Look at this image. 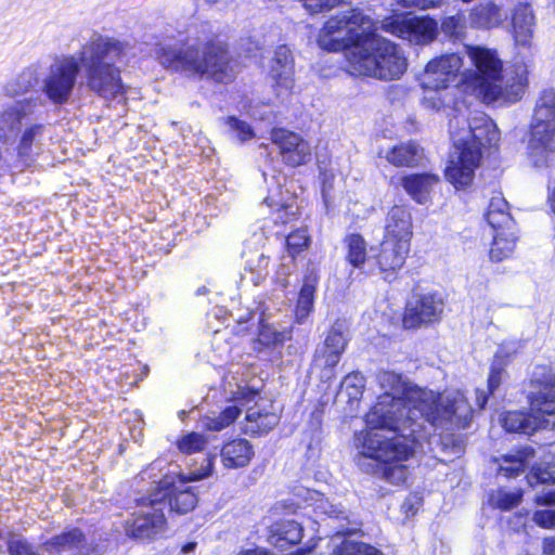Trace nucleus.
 I'll return each instance as SVG.
<instances>
[{
  "mask_svg": "<svg viewBox=\"0 0 555 555\" xmlns=\"http://www.w3.org/2000/svg\"><path fill=\"white\" fill-rule=\"evenodd\" d=\"M378 379L384 392L365 415L369 429L354 439V460L363 472L378 473L396 486L404 483L410 474L404 462L429 436L427 427L438 434V441L452 455L461 454V440L453 433L467 428L474 414L463 391L435 392L393 372H384Z\"/></svg>",
  "mask_w": 555,
  "mask_h": 555,
  "instance_id": "1",
  "label": "nucleus"
},
{
  "mask_svg": "<svg viewBox=\"0 0 555 555\" xmlns=\"http://www.w3.org/2000/svg\"><path fill=\"white\" fill-rule=\"evenodd\" d=\"M129 50V42L94 33L77 55L62 54L53 59L42 78V93L54 105L68 103L82 70L88 90L107 101L122 98L120 64Z\"/></svg>",
  "mask_w": 555,
  "mask_h": 555,
  "instance_id": "2",
  "label": "nucleus"
},
{
  "mask_svg": "<svg viewBox=\"0 0 555 555\" xmlns=\"http://www.w3.org/2000/svg\"><path fill=\"white\" fill-rule=\"evenodd\" d=\"M378 28L362 11L348 9L324 24L318 43L323 50H344L351 75L383 81L400 79L408 69V59L401 47L376 34Z\"/></svg>",
  "mask_w": 555,
  "mask_h": 555,
  "instance_id": "3",
  "label": "nucleus"
},
{
  "mask_svg": "<svg viewBox=\"0 0 555 555\" xmlns=\"http://www.w3.org/2000/svg\"><path fill=\"white\" fill-rule=\"evenodd\" d=\"M155 53L163 67L190 78L228 83L236 74L227 44L215 36L206 23L190 28L180 44H157Z\"/></svg>",
  "mask_w": 555,
  "mask_h": 555,
  "instance_id": "4",
  "label": "nucleus"
},
{
  "mask_svg": "<svg viewBox=\"0 0 555 555\" xmlns=\"http://www.w3.org/2000/svg\"><path fill=\"white\" fill-rule=\"evenodd\" d=\"M466 54L475 69L463 73V82L485 103L513 104L525 94L528 70L515 64L503 74V64L495 50L466 46Z\"/></svg>",
  "mask_w": 555,
  "mask_h": 555,
  "instance_id": "5",
  "label": "nucleus"
},
{
  "mask_svg": "<svg viewBox=\"0 0 555 555\" xmlns=\"http://www.w3.org/2000/svg\"><path fill=\"white\" fill-rule=\"evenodd\" d=\"M528 151L537 167L546 164L548 154L555 152V88L543 89L535 101Z\"/></svg>",
  "mask_w": 555,
  "mask_h": 555,
  "instance_id": "6",
  "label": "nucleus"
},
{
  "mask_svg": "<svg viewBox=\"0 0 555 555\" xmlns=\"http://www.w3.org/2000/svg\"><path fill=\"white\" fill-rule=\"evenodd\" d=\"M224 387L240 403L238 408L245 410L242 425L245 434L263 435L278 425L279 416L273 404L254 391H245V386L236 380L232 372L224 376Z\"/></svg>",
  "mask_w": 555,
  "mask_h": 555,
  "instance_id": "7",
  "label": "nucleus"
},
{
  "mask_svg": "<svg viewBox=\"0 0 555 555\" xmlns=\"http://www.w3.org/2000/svg\"><path fill=\"white\" fill-rule=\"evenodd\" d=\"M450 137L454 147L482 149L495 146L500 140L496 125L482 112H475L468 118L453 116L449 122Z\"/></svg>",
  "mask_w": 555,
  "mask_h": 555,
  "instance_id": "8",
  "label": "nucleus"
},
{
  "mask_svg": "<svg viewBox=\"0 0 555 555\" xmlns=\"http://www.w3.org/2000/svg\"><path fill=\"white\" fill-rule=\"evenodd\" d=\"M206 465L198 472H192L188 476L181 474H166L157 482V487L153 494H158L162 502L169 505L172 511L179 514H186L191 512L197 504V495L193 488L188 486L189 481L199 480L212 474V460L207 457Z\"/></svg>",
  "mask_w": 555,
  "mask_h": 555,
  "instance_id": "9",
  "label": "nucleus"
},
{
  "mask_svg": "<svg viewBox=\"0 0 555 555\" xmlns=\"http://www.w3.org/2000/svg\"><path fill=\"white\" fill-rule=\"evenodd\" d=\"M165 503L158 494L141 498L137 509L126 520V534L137 540H152L165 531Z\"/></svg>",
  "mask_w": 555,
  "mask_h": 555,
  "instance_id": "10",
  "label": "nucleus"
},
{
  "mask_svg": "<svg viewBox=\"0 0 555 555\" xmlns=\"http://www.w3.org/2000/svg\"><path fill=\"white\" fill-rule=\"evenodd\" d=\"M380 28L416 44L433 41L437 34V23L434 20L415 15L387 17L380 23Z\"/></svg>",
  "mask_w": 555,
  "mask_h": 555,
  "instance_id": "11",
  "label": "nucleus"
},
{
  "mask_svg": "<svg viewBox=\"0 0 555 555\" xmlns=\"http://www.w3.org/2000/svg\"><path fill=\"white\" fill-rule=\"evenodd\" d=\"M444 300L439 293H415L408 300L403 315L405 328H416L440 321Z\"/></svg>",
  "mask_w": 555,
  "mask_h": 555,
  "instance_id": "12",
  "label": "nucleus"
},
{
  "mask_svg": "<svg viewBox=\"0 0 555 555\" xmlns=\"http://www.w3.org/2000/svg\"><path fill=\"white\" fill-rule=\"evenodd\" d=\"M463 59L457 53H447L431 59L421 75L422 88H446L456 81Z\"/></svg>",
  "mask_w": 555,
  "mask_h": 555,
  "instance_id": "13",
  "label": "nucleus"
},
{
  "mask_svg": "<svg viewBox=\"0 0 555 555\" xmlns=\"http://www.w3.org/2000/svg\"><path fill=\"white\" fill-rule=\"evenodd\" d=\"M294 57L289 48L279 46L270 61L268 76L272 81V88L278 99H286L295 87Z\"/></svg>",
  "mask_w": 555,
  "mask_h": 555,
  "instance_id": "14",
  "label": "nucleus"
},
{
  "mask_svg": "<svg viewBox=\"0 0 555 555\" xmlns=\"http://www.w3.org/2000/svg\"><path fill=\"white\" fill-rule=\"evenodd\" d=\"M348 340V325L346 321L337 320L328 331L323 345L319 346L315 350V365L328 370L334 369L338 364Z\"/></svg>",
  "mask_w": 555,
  "mask_h": 555,
  "instance_id": "15",
  "label": "nucleus"
},
{
  "mask_svg": "<svg viewBox=\"0 0 555 555\" xmlns=\"http://www.w3.org/2000/svg\"><path fill=\"white\" fill-rule=\"evenodd\" d=\"M40 103L38 98H27L2 107L0 111V141H14L20 134L23 119L33 115Z\"/></svg>",
  "mask_w": 555,
  "mask_h": 555,
  "instance_id": "16",
  "label": "nucleus"
},
{
  "mask_svg": "<svg viewBox=\"0 0 555 555\" xmlns=\"http://www.w3.org/2000/svg\"><path fill=\"white\" fill-rule=\"evenodd\" d=\"M271 141L280 149L284 163L292 167L300 166L310 159V144L293 131L274 128L271 131Z\"/></svg>",
  "mask_w": 555,
  "mask_h": 555,
  "instance_id": "17",
  "label": "nucleus"
},
{
  "mask_svg": "<svg viewBox=\"0 0 555 555\" xmlns=\"http://www.w3.org/2000/svg\"><path fill=\"white\" fill-rule=\"evenodd\" d=\"M459 151L456 159H452L446 169L447 180L457 190L468 188L475 178V170L481 159L477 149L455 147Z\"/></svg>",
  "mask_w": 555,
  "mask_h": 555,
  "instance_id": "18",
  "label": "nucleus"
},
{
  "mask_svg": "<svg viewBox=\"0 0 555 555\" xmlns=\"http://www.w3.org/2000/svg\"><path fill=\"white\" fill-rule=\"evenodd\" d=\"M297 496H301V501H296L291 504L289 513L296 514L298 509H307L308 507H314V512L318 515H326L330 518L337 520H346L347 525H350L349 516L347 511H345L340 505L333 504L328 501V499L324 498L321 493L317 491H311L309 489H299V492L296 494Z\"/></svg>",
  "mask_w": 555,
  "mask_h": 555,
  "instance_id": "19",
  "label": "nucleus"
},
{
  "mask_svg": "<svg viewBox=\"0 0 555 555\" xmlns=\"http://www.w3.org/2000/svg\"><path fill=\"white\" fill-rule=\"evenodd\" d=\"M413 223L410 210L396 205L390 208L385 218L384 238L411 244Z\"/></svg>",
  "mask_w": 555,
  "mask_h": 555,
  "instance_id": "20",
  "label": "nucleus"
},
{
  "mask_svg": "<svg viewBox=\"0 0 555 555\" xmlns=\"http://www.w3.org/2000/svg\"><path fill=\"white\" fill-rule=\"evenodd\" d=\"M411 244H404L383 238L379 253L375 256L380 272L385 280L400 270L410 253Z\"/></svg>",
  "mask_w": 555,
  "mask_h": 555,
  "instance_id": "21",
  "label": "nucleus"
},
{
  "mask_svg": "<svg viewBox=\"0 0 555 555\" xmlns=\"http://www.w3.org/2000/svg\"><path fill=\"white\" fill-rule=\"evenodd\" d=\"M535 16L527 2H518L512 10L513 37L517 46L530 47Z\"/></svg>",
  "mask_w": 555,
  "mask_h": 555,
  "instance_id": "22",
  "label": "nucleus"
},
{
  "mask_svg": "<svg viewBox=\"0 0 555 555\" xmlns=\"http://www.w3.org/2000/svg\"><path fill=\"white\" fill-rule=\"evenodd\" d=\"M519 347V343L515 340L504 341L499 346L488 376V391L490 393H493L502 384L506 376L505 367L511 362L513 356L517 353Z\"/></svg>",
  "mask_w": 555,
  "mask_h": 555,
  "instance_id": "23",
  "label": "nucleus"
},
{
  "mask_svg": "<svg viewBox=\"0 0 555 555\" xmlns=\"http://www.w3.org/2000/svg\"><path fill=\"white\" fill-rule=\"evenodd\" d=\"M302 525L294 519H282L270 526L268 541L276 548L284 550L298 544L302 539Z\"/></svg>",
  "mask_w": 555,
  "mask_h": 555,
  "instance_id": "24",
  "label": "nucleus"
},
{
  "mask_svg": "<svg viewBox=\"0 0 555 555\" xmlns=\"http://www.w3.org/2000/svg\"><path fill=\"white\" fill-rule=\"evenodd\" d=\"M501 424L506 431L531 435L539 428H546L548 421H539V416L531 412L509 411L501 416Z\"/></svg>",
  "mask_w": 555,
  "mask_h": 555,
  "instance_id": "25",
  "label": "nucleus"
},
{
  "mask_svg": "<svg viewBox=\"0 0 555 555\" xmlns=\"http://www.w3.org/2000/svg\"><path fill=\"white\" fill-rule=\"evenodd\" d=\"M469 23L473 27L490 29L500 26L506 18L502 7L492 1L481 2L469 11Z\"/></svg>",
  "mask_w": 555,
  "mask_h": 555,
  "instance_id": "26",
  "label": "nucleus"
},
{
  "mask_svg": "<svg viewBox=\"0 0 555 555\" xmlns=\"http://www.w3.org/2000/svg\"><path fill=\"white\" fill-rule=\"evenodd\" d=\"M486 220L493 232L515 230V221L509 212L508 203L501 194L491 197Z\"/></svg>",
  "mask_w": 555,
  "mask_h": 555,
  "instance_id": "27",
  "label": "nucleus"
},
{
  "mask_svg": "<svg viewBox=\"0 0 555 555\" xmlns=\"http://www.w3.org/2000/svg\"><path fill=\"white\" fill-rule=\"evenodd\" d=\"M220 455L224 467L235 469L249 464L254 450L247 440L234 439L222 447Z\"/></svg>",
  "mask_w": 555,
  "mask_h": 555,
  "instance_id": "28",
  "label": "nucleus"
},
{
  "mask_svg": "<svg viewBox=\"0 0 555 555\" xmlns=\"http://www.w3.org/2000/svg\"><path fill=\"white\" fill-rule=\"evenodd\" d=\"M438 181L439 178L436 175L415 173L405 176L402 179V186L415 202L425 204Z\"/></svg>",
  "mask_w": 555,
  "mask_h": 555,
  "instance_id": "29",
  "label": "nucleus"
},
{
  "mask_svg": "<svg viewBox=\"0 0 555 555\" xmlns=\"http://www.w3.org/2000/svg\"><path fill=\"white\" fill-rule=\"evenodd\" d=\"M530 410L539 416V421H547L545 416L555 417V376L530 401ZM553 426L555 421H550Z\"/></svg>",
  "mask_w": 555,
  "mask_h": 555,
  "instance_id": "30",
  "label": "nucleus"
},
{
  "mask_svg": "<svg viewBox=\"0 0 555 555\" xmlns=\"http://www.w3.org/2000/svg\"><path fill=\"white\" fill-rule=\"evenodd\" d=\"M318 282V274L313 270L305 275L295 311L298 323H304L313 310L314 293L317 291Z\"/></svg>",
  "mask_w": 555,
  "mask_h": 555,
  "instance_id": "31",
  "label": "nucleus"
},
{
  "mask_svg": "<svg viewBox=\"0 0 555 555\" xmlns=\"http://www.w3.org/2000/svg\"><path fill=\"white\" fill-rule=\"evenodd\" d=\"M44 132V126L35 124L27 127L22 133L18 144V157L24 166H29L34 156L38 155L41 151L40 140Z\"/></svg>",
  "mask_w": 555,
  "mask_h": 555,
  "instance_id": "32",
  "label": "nucleus"
},
{
  "mask_svg": "<svg viewBox=\"0 0 555 555\" xmlns=\"http://www.w3.org/2000/svg\"><path fill=\"white\" fill-rule=\"evenodd\" d=\"M386 159L397 167L417 166L424 157L423 149L415 142H405L395 145L386 153Z\"/></svg>",
  "mask_w": 555,
  "mask_h": 555,
  "instance_id": "33",
  "label": "nucleus"
},
{
  "mask_svg": "<svg viewBox=\"0 0 555 555\" xmlns=\"http://www.w3.org/2000/svg\"><path fill=\"white\" fill-rule=\"evenodd\" d=\"M517 238L515 230L493 232V240L489 250L490 260L501 262L509 258L515 251Z\"/></svg>",
  "mask_w": 555,
  "mask_h": 555,
  "instance_id": "34",
  "label": "nucleus"
},
{
  "mask_svg": "<svg viewBox=\"0 0 555 555\" xmlns=\"http://www.w3.org/2000/svg\"><path fill=\"white\" fill-rule=\"evenodd\" d=\"M39 80V66L33 64L24 68L14 79L5 83L7 96L15 98L28 92Z\"/></svg>",
  "mask_w": 555,
  "mask_h": 555,
  "instance_id": "35",
  "label": "nucleus"
},
{
  "mask_svg": "<svg viewBox=\"0 0 555 555\" xmlns=\"http://www.w3.org/2000/svg\"><path fill=\"white\" fill-rule=\"evenodd\" d=\"M534 502L539 506L547 507L534 512L532 520L535 525L545 529H555V489L537 494Z\"/></svg>",
  "mask_w": 555,
  "mask_h": 555,
  "instance_id": "36",
  "label": "nucleus"
},
{
  "mask_svg": "<svg viewBox=\"0 0 555 555\" xmlns=\"http://www.w3.org/2000/svg\"><path fill=\"white\" fill-rule=\"evenodd\" d=\"M85 542V537L82 532L73 528L68 531L63 532L60 535L54 537L50 541L46 542L42 545V550L52 554V553H61L64 551L79 550L82 547Z\"/></svg>",
  "mask_w": 555,
  "mask_h": 555,
  "instance_id": "37",
  "label": "nucleus"
},
{
  "mask_svg": "<svg viewBox=\"0 0 555 555\" xmlns=\"http://www.w3.org/2000/svg\"><path fill=\"white\" fill-rule=\"evenodd\" d=\"M424 95L422 103L425 108L441 112L452 108L455 104V95L450 87L446 88H423Z\"/></svg>",
  "mask_w": 555,
  "mask_h": 555,
  "instance_id": "38",
  "label": "nucleus"
},
{
  "mask_svg": "<svg viewBox=\"0 0 555 555\" xmlns=\"http://www.w3.org/2000/svg\"><path fill=\"white\" fill-rule=\"evenodd\" d=\"M532 450L525 448L518 450L513 454H506L502 457V463L499 465V470L507 478L516 477L521 474L528 466L532 457Z\"/></svg>",
  "mask_w": 555,
  "mask_h": 555,
  "instance_id": "39",
  "label": "nucleus"
},
{
  "mask_svg": "<svg viewBox=\"0 0 555 555\" xmlns=\"http://www.w3.org/2000/svg\"><path fill=\"white\" fill-rule=\"evenodd\" d=\"M344 244L346 247V260L348 263L353 268H362L367 255L365 240L360 234L351 233L346 235Z\"/></svg>",
  "mask_w": 555,
  "mask_h": 555,
  "instance_id": "40",
  "label": "nucleus"
},
{
  "mask_svg": "<svg viewBox=\"0 0 555 555\" xmlns=\"http://www.w3.org/2000/svg\"><path fill=\"white\" fill-rule=\"evenodd\" d=\"M309 236L305 229H298L292 232L286 237V248H287V257H284L287 260V263H282L280 270L278 271L279 275H285L289 273L286 269L294 266L295 255L299 254L304 248L308 246Z\"/></svg>",
  "mask_w": 555,
  "mask_h": 555,
  "instance_id": "41",
  "label": "nucleus"
},
{
  "mask_svg": "<svg viewBox=\"0 0 555 555\" xmlns=\"http://www.w3.org/2000/svg\"><path fill=\"white\" fill-rule=\"evenodd\" d=\"M242 409L238 405L225 408L219 415H206L201 420V425L207 430L220 431L232 424Z\"/></svg>",
  "mask_w": 555,
  "mask_h": 555,
  "instance_id": "42",
  "label": "nucleus"
},
{
  "mask_svg": "<svg viewBox=\"0 0 555 555\" xmlns=\"http://www.w3.org/2000/svg\"><path fill=\"white\" fill-rule=\"evenodd\" d=\"M243 257L245 258V269L251 273H256L257 278L254 282L258 283V280L266 275L269 258L262 251L258 250L244 251Z\"/></svg>",
  "mask_w": 555,
  "mask_h": 555,
  "instance_id": "43",
  "label": "nucleus"
},
{
  "mask_svg": "<svg viewBox=\"0 0 555 555\" xmlns=\"http://www.w3.org/2000/svg\"><path fill=\"white\" fill-rule=\"evenodd\" d=\"M264 202L268 207L273 209L272 220L274 223L285 224L295 219L297 206L294 204V201L288 204H279L272 197H267Z\"/></svg>",
  "mask_w": 555,
  "mask_h": 555,
  "instance_id": "44",
  "label": "nucleus"
},
{
  "mask_svg": "<svg viewBox=\"0 0 555 555\" xmlns=\"http://www.w3.org/2000/svg\"><path fill=\"white\" fill-rule=\"evenodd\" d=\"M333 555H383L379 550L363 542L345 540L336 546Z\"/></svg>",
  "mask_w": 555,
  "mask_h": 555,
  "instance_id": "45",
  "label": "nucleus"
},
{
  "mask_svg": "<svg viewBox=\"0 0 555 555\" xmlns=\"http://www.w3.org/2000/svg\"><path fill=\"white\" fill-rule=\"evenodd\" d=\"M521 496L522 492L520 490L499 489L490 495V503L501 509H511L520 503Z\"/></svg>",
  "mask_w": 555,
  "mask_h": 555,
  "instance_id": "46",
  "label": "nucleus"
},
{
  "mask_svg": "<svg viewBox=\"0 0 555 555\" xmlns=\"http://www.w3.org/2000/svg\"><path fill=\"white\" fill-rule=\"evenodd\" d=\"M289 338V332L285 328L278 330L274 325L262 323L259 328L258 340L262 345L271 346L283 344Z\"/></svg>",
  "mask_w": 555,
  "mask_h": 555,
  "instance_id": "47",
  "label": "nucleus"
},
{
  "mask_svg": "<svg viewBox=\"0 0 555 555\" xmlns=\"http://www.w3.org/2000/svg\"><path fill=\"white\" fill-rule=\"evenodd\" d=\"M553 429H555V422L553 423ZM552 448L554 449L552 459L534 468L532 476L529 478L530 485H533L532 479H535L537 483H555V444H552Z\"/></svg>",
  "mask_w": 555,
  "mask_h": 555,
  "instance_id": "48",
  "label": "nucleus"
},
{
  "mask_svg": "<svg viewBox=\"0 0 555 555\" xmlns=\"http://www.w3.org/2000/svg\"><path fill=\"white\" fill-rule=\"evenodd\" d=\"M207 443V439L198 433L184 435L178 442V449L185 454L202 451Z\"/></svg>",
  "mask_w": 555,
  "mask_h": 555,
  "instance_id": "49",
  "label": "nucleus"
},
{
  "mask_svg": "<svg viewBox=\"0 0 555 555\" xmlns=\"http://www.w3.org/2000/svg\"><path fill=\"white\" fill-rule=\"evenodd\" d=\"M227 125L241 142L247 141L255 135L251 127L246 121L240 120L234 116L227 118Z\"/></svg>",
  "mask_w": 555,
  "mask_h": 555,
  "instance_id": "50",
  "label": "nucleus"
},
{
  "mask_svg": "<svg viewBox=\"0 0 555 555\" xmlns=\"http://www.w3.org/2000/svg\"><path fill=\"white\" fill-rule=\"evenodd\" d=\"M10 555H42L24 539H12L8 544Z\"/></svg>",
  "mask_w": 555,
  "mask_h": 555,
  "instance_id": "51",
  "label": "nucleus"
},
{
  "mask_svg": "<svg viewBox=\"0 0 555 555\" xmlns=\"http://www.w3.org/2000/svg\"><path fill=\"white\" fill-rule=\"evenodd\" d=\"M408 9L429 10L444 5L448 0H399Z\"/></svg>",
  "mask_w": 555,
  "mask_h": 555,
  "instance_id": "52",
  "label": "nucleus"
},
{
  "mask_svg": "<svg viewBox=\"0 0 555 555\" xmlns=\"http://www.w3.org/2000/svg\"><path fill=\"white\" fill-rule=\"evenodd\" d=\"M339 1L340 0H301L305 9L311 14L330 10L337 5Z\"/></svg>",
  "mask_w": 555,
  "mask_h": 555,
  "instance_id": "53",
  "label": "nucleus"
},
{
  "mask_svg": "<svg viewBox=\"0 0 555 555\" xmlns=\"http://www.w3.org/2000/svg\"><path fill=\"white\" fill-rule=\"evenodd\" d=\"M443 33L450 36H460L463 31V20L460 15L448 16L441 24Z\"/></svg>",
  "mask_w": 555,
  "mask_h": 555,
  "instance_id": "54",
  "label": "nucleus"
},
{
  "mask_svg": "<svg viewBox=\"0 0 555 555\" xmlns=\"http://www.w3.org/2000/svg\"><path fill=\"white\" fill-rule=\"evenodd\" d=\"M343 386L346 388H352L353 391L350 392L349 396L357 397L364 388V377L358 372L348 374L343 382Z\"/></svg>",
  "mask_w": 555,
  "mask_h": 555,
  "instance_id": "55",
  "label": "nucleus"
},
{
  "mask_svg": "<svg viewBox=\"0 0 555 555\" xmlns=\"http://www.w3.org/2000/svg\"><path fill=\"white\" fill-rule=\"evenodd\" d=\"M542 551L545 555H555V537H548L543 540Z\"/></svg>",
  "mask_w": 555,
  "mask_h": 555,
  "instance_id": "56",
  "label": "nucleus"
},
{
  "mask_svg": "<svg viewBox=\"0 0 555 555\" xmlns=\"http://www.w3.org/2000/svg\"><path fill=\"white\" fill-rule=\"evenodd\" d=\"M237 555H273L270 551L263 547L246 548L237 553Z\"/></svg>",
  "mask_w": 555,
  "mask_h": 555,
  "instance_id": "57",
  "label": "nucleus"
},
{
  "mask_svg": "<svg viewBox=\"0 0 555 555\" xmlns=\"http://www.w3.org/2000/svg\"><path fill=\"white\" fill-rule=\"evenodd\" d=\"M476 401H477V405L480 408V409H483L487 401H488V396L486 393L485 390H481V389H477L476 390Z\"/></svg>",
  "mask_w": 555,
  "mask_h": 555,
  "instance_id": "58",
  "label": "nucleus"
},
{
  "mask_svg": "<svg viewBox=\"0 0 555 555\" xmlns=\"http://www.w3.org/2000/svg\"><path fill=\"white\" fill-rule=\"evenodd\" d=\"M358 530V527H357V524H354L353 526L349 527V526H345V525H339L338 528H337V534L338 535H345V534H350V533H353Z\"/></svg>",
  "mask_w": 555,
  "mask_h": 555,
  "instance_id": "59",
  "label": "nucleus"
},
{
  "mask_svg": "<svg viewBox=\"0 0 555 555\" xmlns=\"http://www.w3.org/2000/svg\"><path fill=\"white\" fill-rule=\"evenodd\" d=\"M550 189H551V192L548 195V202H550L553 212L555 214V185L553 188L550 186Z\"/></svg>",
  "mask_w": 555,
  "mask_h": 555,
  "instance_id": "60",
  "label": "nucleus"
},
{
  "mask_svg": "<svg viewBox=\"0 0 555 555\" xmlns=\"http://www.w3.org/2000/svg\"><path fill=\"white\" fill-rule=\"evenodd\" d=\"M196 547V543L195 542H189L186 543L185 545L182 546L181 548V552L186 554V553H191L195 550Z\"/></svg>",
  "mask_w": 555,
  "mask_h": 555,
  "instance_id": "61",
  "label": "nucleus"
},
{
  "mask_svg": "<svg viewBox=\"0 0 555 555\" xmlns=\"http://www.w3.org/2000/svg\"><path fill=\"white\" fill-rule=\"evenodd\" d=\"M250 115L254 118H258V119H268L269 118L267 113H264V114L258 113L255 107L251 108Z\"/></svg>",
  "mask_w": 555,
  "mask_h": 555,
  "instance_id": "62",
  "label": "nucleus"
},
{
  "mask_svg": "<svg viewBox=\"0 0 555 555\" xmlns=\"http://www.w3.org/2000/svg\"><path fill=\"white\" fill-rule=\"evenodd\" d=\"M309 551L310 550L298 548L296 552L287 554V555H306L307 553H309Z\"/></svg>",
  "mask_w": 555,
  "mask_h": 555,
  "instance_id": "63",
  "label": "nucleus"
},
{
  "mask_svg": "<svg viewBox=\"0 0 555 555\" xmlns=\"http://www.w3.org/2000/svg\"><path fill=\"white\" fill-rule=\"evenodd\" d=\"M287 284H288V283H287V281H286L285 279L281 282V285H282L283 287H286V286H287Z\"/></svg>",
  "mask_w": 555,
  "mask_h": 555,
  "instance_id": "64",
  "label": "nucleus"
}]
</instances>
